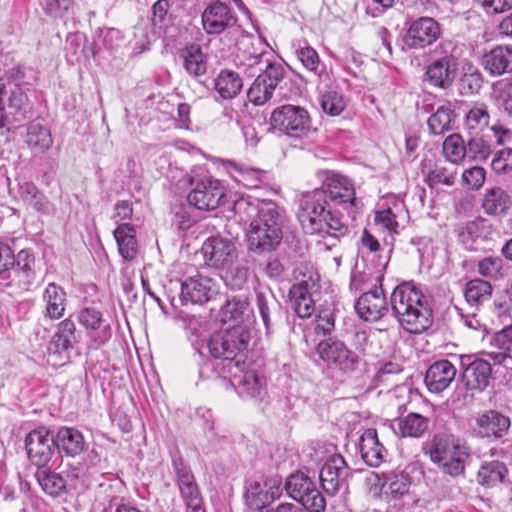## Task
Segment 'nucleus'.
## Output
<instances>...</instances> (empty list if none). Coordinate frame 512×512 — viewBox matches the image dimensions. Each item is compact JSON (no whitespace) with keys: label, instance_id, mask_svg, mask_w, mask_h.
Here are the masks:
<instances>
[{"label":"nucleus","instance_id":"nucleus-24","mask_svg":"<svg viewBox=\"0 0 512 512\" xmlns=\"http://www.w3.org/2000/svg\"><path fill=\"white\" fill-rule=\"evenodd\" d=\"M456 374L457 369L450 361L439 360L427 369L424 382L430 392L438 394L450 386Z\"/></svg>","mask_w":512,"mask_h":512},{"label":"nucleus","instance_id":"nucleus-58","mask_svg":"<svg viewBox=\"0 0 512 512\" xmlns=\"http://www.w3.org/2000/svg\"><path fill=\"white\" fill-rule=\"evenodd\" d=\"M170 3L168 0H157L151 8V23L155 28L163 30L171 22L169 15Z\"/></svg>","mask_w":512,"mask_h":512},{"label":"nucleus","instance_id":"nucleus-9","mask_svg":"<svg viewBox=\"0 0 512 512\" xmlns=\"http://www.w3.org/2000/svg\"><path fill=\"white\" fill-rule=\"evenodd\" d=\"M287 494L309 512H323L326 500L315 483L304 473L292 474L285 484Z\"/></svg>","mask_w":512,"mask_h":512},{"label":"nucleus","instance_id":"nucleus-48","mask_svg":"<svg viewBox=\"0 0 512 512\" xmlns=\"http://www.w3.org/2000/svg\"><path fill=\"white\" fill-rule=\"evenodd\" d=\"M21 199L40 213H49V201L46 196L31 182L20 184Z\"/></svg>","mask_w":512,"mask_h":512},{"label":"nucleus","instance_id":"nucleus-51","mask_svg":"<svg viewBox=\"0 0 512 512\" xmlns=\"http://www.w3.org/2000/svg\"><path fill=\"white\" fill-rule=\"evenodd\" d=\"M466 153V145L459 134H451L445 139L443 154L449 162L459 164L466 157Z\"/></svg>","mask_w":512,"mask_h":512},{"label":"nucleus","instance_id":"nucleus-56","mask_svg":"<svg viewBox=\"0 0 512 512\" xmlns=\"http://www.w3.org/2000/svg\"><path fill=\"white\" fill-rule=\"evenodd\" d=\"M249 277V269L243 263H237L231 266L225 273L223 279L227 286L231 289H241L247 282Z\"/></svg>","mask_w":512,"mask_h":512},{"label":"nucleus","instance_id":"nucleus-35","mask_svg":"<svg viewBox=\"0 0 512 512\" xmlns=\"http://www.w3.org/2000/svg\"><path fill=\"white\" fill-rule=\"evenodd\" d=\"M289 298L295 313L300 318H308L313 314L315 306L307 282L293 284L289 290Z\"/></svg>","mask_w":512,"mask_h":512},{"label":"nucleus","instance_id":"nucleus-55","mask_svg":"<svg viewBox=\"0 0 512 512\" xmlns=\"http://www.w3.org/2000/svg\"><path fill=\"white\" fill-rule=\"evenodd\" d=\"M403 368L398 362L388 361L380 363L374 380L380 384L396 383L397 378L402 374Z\"/></svg>","mask_w":512,"mask_h":512},{"label":"nucleus","instance_id":"nucleus-7","mask_svg":"<svg viewBox=\"0 0 512 512\" xmlns=\"http://www.w3.org/2000/svg\"><path fill=\"white\" fill-rule=\"evenodd\" d=\"M250 333L244 325H234L215 332L208 341V350L214 358L233 360L247 348Z\"/></svg>","mask_w":512,"mask_h":512},{"label":"nucleus","instance_id":"nucleus-47","mask_svg":"<svg viewBox=\"0 0 512 512\" xmlns=\"http://www.w3.org/2000/svg\"><path fill=\"white\" fill-rule=\"evenodd\" d=\"M455 113L450 104L438 107L428 119V127L435 135H441L453 128Z\"/></svg>","mask_w":512,"mask_h":512},{"label":"nucleus","instance_id":"nucleus-38","mask_svg":"<svg viewBox=\"0 0 512 512\" xmlns=\"http://www.w3.org/2000/svg\"><path fill=\"white\" fill-rule=\"evenodd\" d=\"M31 90L24 86H15L10 90L8 108L15 119L20 121L32 113L33 105L30 100Z\"/></svg>","mask_w":512,"mask_h":512},{"label":"nucleus","instance_id":"nucleus-57","mask_svg":"<svg viewBox=\"0 0 512 512\" xmlns=\"http://www.w3.org/2000/svg\"><path fill=\"white\" fill-rule=\"evenodd\" d=\"M296 56L298 60L301 62L303 67L313 73L314 75L319 76V66H320V58L316 50L308 45L299 46L296 51Z\"/></svg>","mask_w":512,"mask_h":512},{"label":"nucleus","instance_id":"nucleus-19","mask_svg":"<svg viewBox=\"0 0 512 512\" xmlns=\"http://www.w3.org/2000/svg\"><path fill=\"white\" fill-rule=\"evenodd\" d=\"M349 475V467L340 454L330 456L322 466L319 474L321 486L329 495L338 493Z\"/></svg>","mask_w":512,"mask_h":512},{"label":"nucleus","instance_id":"nucleus-28","mask_svg":"<svg viewBox=\"0 0 512 512\" xmlns=\"http://www.w3.org/2000/svg\"><path fill=\"white\" fill-rule=\"evenodd\" d=\"M360 454L364 462L371 467H379L386 456V449L379 442L375 429H366L360 437Z\"/></svg>","mask_w":512,"mask_h":512},{"label":"nucleus","instance_id":"nucleus-54","mask_svg":"<svg viewBox=\"0 0 512 512\" xmlns=\"http://www.w3.org/2000/svg\"><path fill=\"white\" fill-rule=\"evenodd\" d=\"M456 172L453 169L435 165L432 169L425 173V182L429 187H434L439 184L452 186L455 181Z\"/></svg>","mask_w":512,"mask_h":512},{"label":"nucleus","instance_id":"nucleus-37","mask_svg":"<svg viewBox=\"0 0 512 512\" xmlns=\"http://www.w3.org/2000/svg\"><path fill=\"white\" fill-rule=\"evenodd\" d=\"M267 202V200L251 197L237 199L233 204L235 219L243 225L250 226L251 222H254L261 215L262 206Z\"/></svg>","mask_w":512,"mask_h":512},{"label":"nucleus","instance_id":"nucleus-45","mask_svg":"<svg viewBox=\"0 0 512 512\" xmlns=\"http://www.w3.org/2000/svg\"><path fill=\"white\" fill-rule=\"evenodd\" d=\"M507 472L506 465L500 461L486 462L480 467L477 480L482 486L493 487L504 480Z\"/></svg>","mask_w":512,"mask_h":512},{"label":"nucleus","instance_id":"nucleus-21","mask_svg":"<svg viewBox=\"0 0 512 512\" xmlns=\"http://www.w3.org/2000/svg\"><path fill=\"white\" fill-rule=\"evenodd\" d=\"M216 293L217 287L211 278L197 275L182 282L180 299L183 303H204Z\"/></svg>","mask_w":512,"mask_h":512},{"label":"nucleus","instance_id":"nucleus-2","mask_svg":"<svg viewBox=\"0 0 512 512\" xmlns=\"http://www.w3.org/2000/svg\"><path fill=\"white\" fill-rule=\"evenodd\" d=\"M390 302L398 323L407 332L420 334L432 325V310L426 296L416 283L409 281L396 286Z\"/></svg>","mask_w":512,"mask_h":512},{"label":"nucleus","instance_id":"nucleus-30","mask_svg":"<svg viewBox=\"0 0 512 512\" xmlns=\"http://www.w3.org/2000/svg\"><path fill=\"white\" fill-rule=\"evenodd\" d=\"M235 384L240 397L261 401L266 395V380L254 370L246 371L239 376Z\"/></svg>","mask_w":512,"mask_h":512},{"label":"nucleus","instance_id":"nucleus-4","mask_svg":"<svg viewBox=\"0 0 512 512\" xmlns=\"http://www.w3.org/2000/svg\"><path fill=\"white\" fill-rule=\"evenodd\" d=\"M284 220V210L275 202L264 204L247 231L248 248L257 253L275 250L282 240Z\"/></svg>","mask_w":512,"mask_h":512},{"label":"nucleus","instance_id":"nucleus-29","mask_svg":"<svg viewBox=\"0 0 512 512\" xmlns=\"http://www.w3.org/2000/svg\"><path fill=\"white\" fill-rule=\"evenodd\" d=\"M430 419L419 413H409L395 419L392 428L400 437L420 438L429 429Z\"/></svg>","mask_w":512,"mask_h":512},{"label":"nucleus","instance_id":"nucleus-64","mask_svg":"<svg viewBox=\"0 0 512 512\" xmlns=\"http://www.w3.org/2000/svg\"><path fill=\"white\" fill-rule=\"evenodd\" d=\"M486 171L480 166L466 169L462 174L463 183L472 190H478L485 182Z\"/></svg>","mask_w":512,"mask_h":512},{"label":"nucleus","instance_id":"nucleus-25","mask_svg":"<svg viewBox=\"0 0 512 512\" xmlns=\"http://www.w3.org/2000/svg\"><path fill=\"white\" fill-rule=\"evenodd\" d=\"M481 65L491 76L512 73V45H498L484 53Z\"/></svg>","mask_w":512,"mask_h":512},{"label":"nucleus","instance_id":"nucleus-27","mask_svg":"<svg viewBox=\"0 0 512 512\" xmlns=\"http://www.w3.org/2000/svg\"><path fill=\"white\" fill-rule=\"evenodd\" d=\"M55 448L67 457H76L87 449L83 434L73 427H61L55 437Z\"/></svg>","mask_w":512,"mask_h":512},{"label":"nucleus","instance_id":"nucleus-49","mask_svg":"<svg viewBox=\"0 0 512 512\" xmlns=\"http://www.w3.org/2000/svg\"><path fill=\"white\" fill-rule=\"evenodd\" d=\"M248 301L245 297L231 296L226 299L225 304L221 308L222 320L235 321L236 325H242L243 317L248 311Z\"/></svg>","mask_w":512,"mask_h":512},{"label":"nucleus","instance_id":"nucleus-53","mask_svg":"<svg viewBox=\"0 0 512 512\" xmlns=\"http://www.w3.org/2000/svg\"><path fill=\"white\" fill-rule=\"evenodd\" d=\"M15 256L8 244L0 242V283L11 286Z\"/></svg>","mask_w":512,"mask_h":512},{"label":"nucleus","instance_id":"nucleus-42","mask_svg":"<svg viewBox=\"0 0 512 512\" xmlns=\"http://www.w3.org/2000/svg\"><path fill=\"white\" fill-rule=\"evenodd\" d=\"M118 250L125 260H132L137 254V241L135 238V230L127 223L119 225L114 230Z\"/></svg>","mask_w":512,"mask_h":512},{"label":"nucleus","instance_id":"nucleus-15","mask_svg":"<svg viewBox=\"0 0 512 512\" xmlns=\"http://www.w3.org/2000/svg\"><path fill=\"white\" fill-rule=\"evenodd\" d=\"M462 368V382L467 390L483 391L490 382L492 364L489 360L473 355H464L460 358Z\"/></svg>","mask_w":512,"mask_h":512},{"label":"nucleus","instance_id":"nucleus-40","mask_svg":"<svg viewBox=\"0 0 512 512\" xmlns=\"http://www.w3.org/2000/svg\"><path fill=\"white\" fill-rule=\"evenodd\" d=\"M35 478L42 490L49 496L58 497L66 489V480L46 466L37 467Z\"/></svg>","mask_w":512,"mask_h":512},{"label":"nucleus","instance_id":"nucleus-39","mask_svg":"<svg viewBox=\"0 0 512 512\" xmlns=\"http://www.w3.org/2000/svg\"><path fill=\"white\" fill-rule=\"evenodd\" d=\"M511 206V197L500 188L493 187L488 189L482 200V208L488 215L498 216L507 212Z\"/></svg>","mask_w":512,"mask_h":512},{"label":"nucleus","instance_id":"nucleus-41","mask_svg":"<svg viewBox=\"0 0 512 512\" xmlns=\"http://www.w3.org/2000/svg\"><path fill=\"white\" fill-rule=\"evenodd\" d=\"M214 87L223 99H232L243 87L239 74L232 70H222L214 80Z\"/></svg>","mask_w":512,"mask_h":512},{"label":"nucleus","instance_id":"nucleus-32","mask_svg":"<svg viewBox=\"0 0 512 512\" xmlns=\"http://www.w3.org/2000/svg\"><path fill=\"white\" fill-rule=\"evenodd\" d=\"M42 301L45 304L43 314L50 319H60L66 307V292L55 284L49 283L43 291Z\"/></svg>","mask_w":512,"mask_h":512},{"label":"nucleus","instance_id":"nucleus-61","mask_svg":"<svg viewBox=\"0 0 512 512\" xmlns=\"http://www.w3.org/2000/svg\"><path fill=\"white\" fill-rule=\"evenodd\" d=\"M491 168L497 175H507L512 172V148L497 151L492 159Z\"/></svg>","mask_w":512,"mask_h":512},{"label":"nucleus","instance_id":"nucleus-31","mask_svg":"<svg viewBox=\"0 0 512 512\" xmlns=\"http://www.w3.org/2000/svg\"><path fill=\"white\" fill-rule=\"evenodd\" d=\"M256 306L268 334L281 319L282 306L271 292H258Z\"/></svg>","mask_w":512,"mask_h":512},{"label":"nucleus","instance_id":"nucleus-20","mask_svg":"<svg viewBox=\"0 0 512 512\" xmlns=\"http://www.w3.org/2000/svg\"><path fill=\"white\" fill-rule=\"evenodd\" d=\"M440 33V26L433 18L421 17L411 23L405 36V44L410 49L424 48L433 44Z\"/></svg>","mask_w":512,"mask_h":512},{"label":"nucleus","instance_id":"nucleus-52","mask_svg":"<svg viewBox=\"0 0 512 512\" xmlns=\"http://www.w3.org/2000/svg\"><path fill=\"white\" fill-rule=\"evenodd\" d=\"M489 121L490 114L487 105L476 103L468 111L465 125L470 131H480L488 126Z\"/></svg>","mask_w":512,"mask_h":512},{"label":"nucleus","instance_id":"nucleus-14","mask_svg":"<svg viewBox=\"0 0 512 512\" xmlns=\"http://www.w3.org/2000/svg\"><path fill=\"white\" fill-rule=\"evenodd\" d=\"M205 263L216 269L230 267L237 259L238 253L235 244L220 236L209 237L201 247Z\"/></svg>","mask_w":512,"mask_h":512},{"label":"nucleus","instance_id":"nucleus-62","mask_svg":"<svg viewBox=\"0 0 512 512\" xmlns=\"http://www.w3.org/2000/svg\"><path fill=\"white\" fill-rule=\"evenodd\" d=\"M321 107L326 114L338 116L344 110L345 102L341 94L329 91L322 96Z\"/></svg>","mask_w":512,"mask_h":512},{"label":"nucleus","instance_id":"nucleus-44","mask_svg":"<svg viewBox=\"0 0 512 512\" xmlns=\"http://www.w3.org/2000/svg\"><path fill=\"white\" fill-rule=\"evenodd\" d=\"M271 54H257L251 56L249 53H238V65L244 70L248 76L253 77L256 73H262L268 70V67L277 64L278 62L272 61Z\"/></svg>","mask_w":512,"mask_h":512},{"label":"nucleus","instance_id":"nucleus-8","mask_svg":"<svg viewBox=\"0 0 512 512\" xmlns=\"http://www.w3.org/2000/svg\"><path fill=\"white\" fill-rule=\"evenodd\" d=\"M193 186L188 194V203L199 210H214L224 197V187L220 181L210 175H196L189 177Z\"/></svg>","mask_w":512,"mask_h":512},{"label":"nucleus","instance_id":"nucleus-59","mask_svg":"<svg viewBox=\"0 0 512 512\" xmlns=\"http://www.w3.org/2000/svg\"><path fill=\"white\" fill-rule=\"evenodd\" d=\"M466 156L474 161H484L491 154L490 144L480 137H472L466 145Z\"/></svg>","mask_w":512,"mask_h":512},{"label":"nucleus","instance_id":"nucleus-13","mask_svg":"<svg viewBox=\"0 0 512 512\" xmlns=\"http://www.w3.org/2000/svg\"><path fill=\"white\" fill-rule=\"evenodd\" d=\"M237 21L232 7L219 0L209 3L201 15L203 30L208 35H219L234 27Z\"/></svg>","mask_w":512,"mask_h":512},{"label":"nucleus","instance_id":"nucleus-12","mask_svg":"<svg viewBox=\"0 0 512 512\" xmlns=\"http://www.w3.org/2000/svg\"><path fill=\"white\" fill-rule=\"evenodd\" d=\"M77 319L86 330L92 347L99 348L111 339V323L109 319L104 317L101 310L95 307L82 308L77 313Z\"/></svg>","mask_w":512,"mask_h":512},{"label":"nucleus","instance_id":"nucleus-50","mask_svg":"<svg viewBox=\"0 0 512 512\" xmlns=\"http://www.w3.org/2000/svg\"><path fill=\"white\" fill-rule=\"evenodd\" d=\"M492 294V286L488 281L481 279L470 280L466 284L464 296L470 305H479L488 300Z\"/></svg>","mask_w":512,"mask_h":512},{"label":"nucleus","instance_id":"nucleus-5","mask_svg":"<svg viewBox=\"0 0 512 512\" xmlns=\"http://www.w3.org/2000/svg\"><path fill=\"white\" fill-rule=\"evenodd\" d=\"M270 123L286 136L299 140L309 139L317 132L309 112L298 105L285 104L277 107L271 114Z\"/></svg>","mask_w":512,"mask_h":512},{"label":"nucleus","instance_id":"nucleus-6","mask_svg":"<svg viewBox=\"0 0 512 512\" xmlns=\"http://www.w3.org/2000/svg\"><path fill=\"white\" fill-rule=\"evenodd\" d=\"M451 43H440L426 68L425 79L436 88H449L457 77L458 59L450 50Z\"/></svg>","mask_w":512,"mask_h":512},{"label":"nucleus","instance_id":"nucleus-43","mask_svg":"<svg viewBox=\"0 0 512 512\" xmlns=\"http://www.w3.org/2000/svg\"><path fill=\"white\" fill-rule=\"evenodd\" d=\"M411 477L404 471H392L386 474L382 487L384 494L391 499H398L408 493Z\"/></svg>","mask_w":512,"mask_h":512},{"label":"nucleus","instance_id":"nucleus-63","mask_svg":"<svg viewBox=\"0 0 512 512\" xmlns=\"http://www.w3.org/2000/svg\"><path fill=\"white\" fill-rule=\"evenodd\" d=\"M502 268L503 261L499 257H486L478 264L479 274L490 279H499L502 277Z\"/></svg>","mask_w":512,"mask_h":512},{"label":"nucleus","instance_id":"nucleus-22","mask_svg":"<svg viewBox=\"0 0 512 512\" xmlns=\"http://www.w3.org/2000/svg\"><path fill=\"white\" fill-rule=\"evenodd\" d=\"M359 317L365 321L375 322L388 313L386 298L381 288L363 293L355 304Z\"/></svg>","mask_w":512,"mask_h":512},{"label":"nucleus","instance_id":"nucleus-34","mask_svg":"<svg viewBox=\"0 0 512 512\" xmlns=\"http://www.w3.org/2000/svg\"><path fill=\"white\" fill-rule=\"evenodd\" d=\"M173 468L184 500L190 499L192 503H197V497H200V493L194 475L181 458L173 459Z\"/></svg>","mask_w":512,"mask_h":512},{"label":"nucleus","instance_id":"nucleus-3","mask_svg":"<svg viewBox=\"0 0 512 512\" xmlns=\"http://www.w3.org/2000/svg\"><path fill=\"white\" fill-rule=\"evenodd\" d=\"M426 453L441 471L451 477L464 476L471 448L467 442L453 434H435L427 444Z\"/></svg>","mask_w":512,"mask_h":512},{"label":"nucleus","instance_id":"nucleus-23","mask_svg":"<svg viewBox=\"0 0 512 512\" xmlns=\"http://www.w3.org/2000/svg\"><path fill=\"white\" fill-rule=\"evenodd\" d=\"M405 212L404 202L395 195H387L378 203L374 222L388 232H396L397 218Z\"/></svg>","mask_w":512,"mask_h":512},{"label":"nucleus","instance_id":"nucleus-16","mask_svg":"<svg viewBox=\"0 0 512 512\" xmlns=\"http://www.w3.org/2000/svg\"><path fill=\"white\" fill-rule=\"evenodd\" d=\"M25 449L28 459L37 467L46 466L51 460L54 449V437L46 427H38L25 437Z\"/></svg>","mask_w":512,"mask_h":512},{"label":"nucleus","instance_id":"nucleus-1","mask_svg":"<svg viewBox=\"0 0 512 512\" xmlns=\"http://www.w3.org/2000/svg\"><path fill=\"white\" fill-rule=\"evenodd\" d=\"M318 178L321 187L300 202L299 222L308 234L340 238L348 233V227L332 208L341 207L353 213L357 201L354 185L347 177L330 170L319 171Z\"/></svg>","mask_w":512,"mask_h":512},{"label":"nucleus","instance_id":"nucleus-46","mask_svg":"<svg viewBox=\"0 0 512 512\" xmlns=\"http://www.w3.org/2000/svg\"><path fill=\"white\" fill-rule=\"evenodd\" d=\"M78 334L75 323L66 318L58 324L57 332L52 338V344L58 351H66L78 342Z\"/></svg>","mask_w":512,"mask_h":512},{"label":"nucleus","instance_id":"nucleus-36","mask_svg":"<svg viewBox=\"0 0 512 512\" xmlns=\"http://www.w3.org/2000/svg\"><path fill=\"white\" fill-rule=\"evenodd\" d=\"M25 143L34 153H44L53 144V138L49 129L40 123H29L26 127Z\"/></svg>","mask_w":512,"mask_h":512},{"label":"nucleus","instance_id":"nucleus-17","mask_svg":"<svg viewBox=\"0 0 512 512\" xmlns=\"http://www.w3.org/2000/svg\"><path fill=\"white\" fill-rule=\"evenodd\" d=\"M285 69L281 63L274 64L258 74L248 90V98L254 105H263L273 96L274 90L284 79Z\"/></svg>","mask_w":512,"mask_h":512},{"label":"nucleus","instance_id":"nucleus-26","mask_svg":"<svg viewBox=\"0 0 512 512\" xmlns=\"http://www.w3.org/2000/svg\"><path fill=\"white\" fill-rule=\"evenodd\" d=\"M35 278V257L30 251L21 250L15 259L10 288L28 290Z\"/></svg>","mask_w":512,"mask_h":512},{"label":"nucleus","instance_id":"nucleus-11","mask_svg":"<svg viewBox=\"0 0 512 512\" xmlns=\"http://www.w3.org/2000/svg\"><path fill=\"white\" fill-rule=\"evenodd\" d=\"M472 431L478 438L500 440L511 427V419L501 411L488 409L477 413L474 417Z\"/></svg>","mask_w":512,"mask_h":512},{"label":"nucleus","instance_id":"nucleus-18","mask_svg":"<svg viewBox=\"0 0 512 512\" xmlns=\"http://www.w3.org/2000/svg\"><path fill=\"white\" fill-rule=\"evenodd\" d=\"M282 494L281 479L270 478L263 482L251 480L245 492L246 505L252 510H262Z\"/></svg>","mask_w":512,"mask_h":512},{"label":"nucleus","instance_id":"nucleus-33","mask_svg":"<svg viewBox=\"0 0 512 512\" xmlns=\"http://www.w3.org/2000/svg\"><path fill=\"white\" fill-rule=\"evenodd\" d=\"M179 57L186 72L193 78L204 76L207 72L208 61L206 55L197 44H191L183 48Z\"/></svg>","mask_w":512,"mask_h":512},{"label":"nucleus","instance_id":"nucleus-10","mask_svg":"<svg viewBox=\"0 0 512 512\" xmlns=\"http://www.w3.org/2000/svg\"><path fill=\"white\" fill-rule=\"evenodd\" d=\"M316 350L319 358L329 368L338 369L344 373H351L359 365L358 355L339 339L328 338L322 340L318 343Z\"/></svg>","mask_w":512,"mask_h":512},{"label":"nucleus","instance_id":"nucleus-60","mask_svg":"<svg viewBox=\"0 0 512 512\" xmlns=\"http://www.w3.org/2000/svg\"><path fill=\"white\" fill-rule=\"evenodd\" d=\"M482 75L475 68H469L460 79V92L462 95L478 93L482 87Z\"/></svg>","mask_w":512,"mask_h":512}]
</instances>
